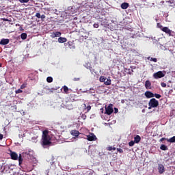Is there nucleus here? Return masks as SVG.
<instances>
[{"label": "nucleus", "instance_id": "nucleus-9", "mask_svg": "<svg viewBox=\"0 0 175 175\" xmlns=\"http://www.w3.org/2000/svg\"><path fill=\"white\" fill-rule=\"evenodd\" d=\"M157 169L159 174H163L165 173V166L163 164H158Z\"/></svg>", "mask_w": 175, "mask_h": 175}, {"label": "nucleus", "instance_id": "nucleus-51", "mask_svg": "<svg viewBox=\"0 0 175 175\" xmlns=\"http://www.w3.org/2000/svg\"><path fill=\"white\" fill-rule=\"evenodd\" d=\"M129 75H131V72H129Z\"/></svg>", "mask_w": 175, "mask_h": 175}, {"label": "nucleus", "instance_id": "nucleus-50", "mask_svg": "<svg viewBox=\"0 0 175 175\" xmlns=\"http://www.w3.org/2000/svg\"><path fill=\"white\" fill-rule=\"evenodd\" d=\"M2 66V64L0 63V68Z\"/></svg>", "mask_w": 175, "mask_h": 175}, {"label": "nucleus", "instance_id": "nucleus-52", "mask_svg": "<svg viewBox=\"0 0 175 175\" xmlns=\"http://www.w3.org/2000/svg\"><path fill=\"white\" fill-rule=\"evenodd\" d=\"M5 21H8V19H5Z\"/></svg>", "mask_w": 175, "mask_h": 175}, {"label": "nucleus", "instance_id": "nucleus-23", "mask_svg": "<svg viewBox=\"0 0 175 175\" xmlns=\"http://www.w3.org/2000/svg\"><path fill=\"white\" fill-rule=\"evenodd\" d=\"M21 38L23 40H25V39H27V33H21Z\"/></svg>", "mask_w": 175, "mask_h": 175}, {"label": "nucleus", "instance_id": "nucleus-25", "mask_svg": "<svg viewBox=\"0 0 175 175\" xmlns=\"http://www.w3.org/2000/svg\"><path fill=\"white\" fill-rule=\"evenodd\" d=\"M148 59L149 61H152L153 62H157L158 61V59L157 58H154V57H148Z\"/></svg>", "mask_w": 175, "mask_h": 175}, {"label": "nucleus", "instance_id": "nucleus-16", "mask_svg": "<svg viewBox=\"0 0 175 175\" xmlns=\"http://www.w3.org/2000/svg\"><path fill=\"white\" fill-rule=\"evenodd\" d=\"M129 8V3H123L121 4V8L125 10L126 9H128Z\"/></svg>", "mask_w": 175, "mask_h": 175}, {"label": "nucleus", "instance_id": "nucleus-21", "mask_svg": "<svg viewBox=\"0 0 175 175\" xmlns=\"http://www.w3.org/2000/svg\"><path fill=\"white\" fill-rule=\"evenodd\" d=\"M167 142L169 143H175V136H173L172 137L167 139Z\"/></svg>", "mask_w": 175, "mask_h": 175}, {"label": "nucleus", "instance_id": "nucleus-12", "mask_svg": "<svg viewBox=\"0 0 175 175\" xmlns=\"http://www.w3.org/2000/svg\"><path fill=\"white\" fill-rule=\"evenodd\" d=\"M9 42H10V40L9 39L3 38L0 41V44H2L3 46H5V44H9Z\"/></svg>", "mask_w": 175, "mask_h": 175}, {"label": "nucleus", "instance_id": "nucleus-37", "mask_svg": "<svg viewBox=\"0 0 175 175\" xmlns=\"http://www.w3.org/2000/svg\"><path fill=\"white\" fill-rule=\"evenodd\" d=\"M117 151L120 154H122V152H124V150L121 148H117Z\"/></svg>", "mask_w": 175, "mask_h": 175}, {"label": "nucleus", "instance_id": "nucleus-14", "mask_svg": "<svg viewBox=\"0 0 175 175\" xmlns=\"http://www.w3.org/2000/svg\"><path fill=\"white\" fill-rule=\"evenodd\" d=\"M145 88L146 90H151V82L149 80L145 82Z\"/></svg>", "mask_w": 175, "mask_h": 175}, {"label": "nucleus", "instance_id": "nucleus-24", "mask_svg": "<svg viewBox=\"0 0 175 175\" xmlns=\"http://www.w3.org/2000/svg\"><path fill=\"white\" fill-rule=\"evenodd\" d=\"M160 148L163 150V151H166V150H167V147L166 146V145L165 144H162L160 146Z\"/></svg>", "mask_w": 175, "mask_h": 175}, {"label": "nucleus", "instance_id": "nucleus-31", "mask_svg": "<svg viewBox=\"0 0 175 175\" xmlns=\"http://www.w3.org/2000/svg\"><path fill=\"white\" fill-rule=\"evenodd\" d=\"M22 92H23V90H21V89H18L15 91V94H22Z\"/></svg>", "mask_w": 175, "mask_h": 175}, {"label": "nucleus", "instance_id": "nucleus-30", "mask_svg": "<svg viewBox=\"0 0 175 175\" xmlns=\"http://www.w3.org/2000/svg\"><path fill=\"white\" fill-rule=\"evenodd\" d=\"M68 47H69L70 49H72V46L73 45V42L69 41V42H68Z\"/></svg>", "mask_w": 175, "mask_h": 175}, {"label": "nucleus", "instance_id": "nucleus-36", "mask_svg": "<svg viewBox=\"0 0 175 175\" xmlns=\"http://www.w3.org/2000/svg\"><path fill=\"white\" fill-rule=\"evenodd\" d=\"M36 17H37V18H40V17H41L40 13L37 12V13L36 14Z\"/></svg>", "mask_w": 175, "mask_h": 175}, {"label": "nucleus", "instance_id": "nucleus-26", "mask_svg": "<svg viewBox=\"0 0 175 175\" xmlns=\"http://www.w3.org/2000/svg\"><path fill=\"white\" fill-rule=\"evenodd\" d=\"M47 83H53V78L51 77H48L46 78Z\"/></svg>", "mask_w": 175, "mask_h": 175}, {"label": "nucleus", "instance_id": "nucleus-46", "mask_svg": "<svg viewBox=\"0 0 175 175\" xmlns=\"http://www.w3.org/2000/svg\"><path fill=\"white\" fill-rule=\"evenodd\" d=\"M3 139V135L0 134V140H2Z\"/></svg>", "mask_w": 175, "mask_h": 175}, {"label": "nucleus", "instance_id": "nucleus-8", "mask_svg": "<svg viewBox=\"0 0 175 175\" xmlns=\"http://www.w3.org/2000/svg\"><path fill=\"white\" fill-rule=\"evenodd\" d=\"M62 35V33H61L60 31H55V32L51 33L50 37L52 38H59V36H61Z\"/></svg>", "mask_w": 175, "mask_h": 175}, {"label": "nucleus", "instance_id": "nucleus-39", "mask_svg": "<svg viewBox=\"0 0 175 175\" xmlns=\"http://www.w3.org/2000/svg\"><path fill=\"white\" fill-rule=\"evenodd\" d=\"M161 87H163V88H166V83H164V82H162V83H161Z\"/></svg>", "mask_w": 175, "mask_h": 175}, {"label": "nucleus", "instance_id": "nucleus-19", "mask_svg": "<svg viewBox=\"0 0 175 175\" xmlns=\"http://www.w3.org/2000/svg\"><path fill=\"white\" fill-rule=\"evenodd\" d=\"M62 90H64V94H69V88H68V86H63Z\"/></svg>", "mask_w": 175, "mask_h": 175}, {"label": "nucleus", "instance_id": "nucleus-3", "mask_svg": "<svg viewBox=\"0 0 175 175\" xmlns=\"http://www.w3.org/2000/svg\"><path fill=\"white\" fill-rule=\"evenodd\" d=\"M161 31H163V32H165V33L168 35V36H175V32L170 30V29H169V27H164L163 28H162Z\"/></svg>", "mask_w": 175, "mask_h": 175}, {"label": "nucleus", "instance_id": "nucleus-34", "mask_svg": "<svg viewBox=\"0 0 175 175\" xmlns=\"http://www.w3.org/2000/svg\"><path fill=\"white\" fill-rule=\"evenodd\" d=\"M25 87H27V84L23 83L21 85V90H24V88H25Z\"/></svg>", "mask_w": 175, "mask_h": 175}, {"label": "nucleus", "instance_id": "nucleus-18", "mask_svg": "<svg viewBox=\"0 0 175 175\" xmlns=\"http://www.w3.org/2000/svg\"><path fill=\"white\" fill-rule=\"evenodd\" d=\"M66 107L68 110H72V109H73V105H72V103L70 102H69L68 104L66 105Z\"/></svg>", "mask_w": 175, "mask_h": 175}, {"label": "nucleus", "instance_id": "nucleus-22", "mask_svg": "<svg viewBox=\"0 0 175 175\" xmlns=\"http://www.w3.org/2000/svg\"><path fill=\"white\" fill-rule=\"evenodd\" d=\"M99 80H100V83H105V81L107 80V78L105 76H101V77H100Z\"/></svg>", "mask_w": 175, "mask_h": 175}, {"label": "nucleus", "instance_id": "nucleus-28", "mask_svg": "<svg viewBox=\"0 0 175 175\" xmlns=\"http://www.w3.org/2000/svg\"><path fill=\"white\" fill-rule=\"evenodd\" d=\"M21 3H27V2H29V0H18Z\"/></svg>", "mask_w": 175, "mask_h": 175}, {"label": "nucleus", "instance_id": "nucleus-20", "mask_svg": "<svg viewBox=\"0 0 175 175\" xmlns=\"http://www.w3.org/2000/svg\"><path fill=\"white\" fill-rule=\"evenodd\" d=\"M104 84L105 85H110L111 84V80L110 79H107L105 82Z\"/></svg>", "mask_w": 175, "mask_h": 175}, {"label": "nucleus", "instance_id": "nucleus-49", "mask_svg": "<svg viewBox=\"0 0 175 175\" xmlns=\"http://www.w3.org/2000/svg\"><path fill=\"white\" fill-rule=\"evenodd\" d=\"M112 150H113V151H116V147L112 148Z\"/></svg>", "mask_w": 175, "mask_h": 175}, {"label": "nucleus", "instance_id": "nucleus-32", "mask_svg": "<svg viewBox=\"0 0 175 175\" xmlns=\"http://www.w3.org/2000/svg\"><path fill=\"white\" fill-rule=\"evenodd\" d=\"M44 90H46V91H48V94H53V90L51 89L44 88Z\"/></svg>", "mask_w": 175, "mask_h": 175}, {"label": "nucleus", "instance_id": "nucleus-11", "mask_svg": "<svg viewBox=\"0 0 175 175\" xmlns=\"http://www.w3.org/2000/svg\"><path fill=\"white\" fill-rule=\"evenodd\" d=\"M70 134L72 135V136H75V137H79L80 135V132H79V131L77 130H72L70 131Z\"/></svg>", "mask_w": 175, "mask_h": 175}, {"label": "nucleus", "instance_id": "nucleus-2", "mask_svg": "<svg viewBox=\"0 0 175 175\" xmlns=\"http://www.w3.org/2000/svg\"><path fill=\"white\" fill-rule=\"evenodd\" d=\"M148 106V110H151V109H154L159 106V102L155 98H152L149 100Z\"/></svg>", "mask_w": 175, "mask_h": 175}, {"label": "nucleus", "instance_id": "nucleus-45", "mask_svg": "<svg viewBox=\"0 0 175 175\" xmlns=\"http://www.w3.org/2000/svg\"><path fill=\"white\" fill-rule=\"evenodd\" d=\"M66 14H69L70 16V14H73V13L69 12V10H66Z\"/></svg>", "mask_w": 175, "mask_h": 175}, {"label": "nucleus", "instance_id": "nucleus-35", "mask_svg": "<svg viewBox=\"0 0 175 175\" xmlns=\"http://www.w3.org/2000/svg\"><path fill=\"white\" fill-rule=\"evenodd\" d=\"M89 94H95V90H94V88H90V91H89Z\"/></svg>", "mask_w": 175, "mask_h": 175}, {"label": "nucleus", "instance_id": "nucleus-27", "mask_svg": "<svg viewBox=\"0 0 175 175\" xmlns=\"http://www.w3.org/2000/svg\"><path fill=\"white\" fill-rule=\"evenodd\" d=\"M135 143H136V142H135V141H131V142L129 143V146L130 147H133V146H135Z\"/></svg>", "mask_w": 175, "mask_h": 175}, {"label": "nucleus", "instance_id": "nucleus-15", "mask_svg": "<svg viewBox=\"0 0 175 175\" xmlns=\"http://www.w3.org/2000/svg\"><path fill=\"white\" fill-rule=\"evenodd\" d=\"M68 41V40L66 39V38H64V37H59L58 39H57V42L59 43H65Z\"/></svg>", "mask_w": 175, "mask_h": 175}, {"label": "nucleus", "instance_id": "nucleus-13", "mask_svg": "<svg viewBox=\"0 0 175 175\" xmlns=\"http://www.w3.org/2000/svg\"><path fill=\"white\" fill-rule=\"evenodd\" d=\"M140 140H142V137H140V135H137L135 136L134 137V142L137 144H139V143H140Z\"/></svg>", "mask_w": 175, "mask_h": 175}, {"label": "nucleus", "instance_id": "nucleus-29", "mask_svg": "<svg viewBox=\"0 0 175 175\" xmlns=\"http://www.w3.org/2000/svg\"><path fill=\"white\" fill-rule=\"evenodd\" d=\"M154 96H155V98H157V99H159L160 98H161L162 96H161V94H154Z\"/></svg>", "mask_w": 175, "mask_h": 175}, {"label": "nucleus", "instance_id": "nucleus-7", "mask_svg": "<svg viewBox=\"0 0 175 175\" xmlns=\"http://www.w3.org/2000/svg\"><path fill=\"white\" fill-rule=\"evenodd\" d=\"M10 155L11 159H12L13 161H17V159H18V154H17L16 152H13L10 150Z\"/></svg>", "mask_w": 175, "mask_h": 175}, {"label": "nucleus", "instance_id": "nucleus-33", "mask_svg": "<svg viewBox=\"0 0 175 175\" xmlns=\"http://www.w3.org/2000/svg\"><path fill=\"white\" fill-rule=\"evenodd\" d=\"M164 27L162 26V25H161V23H157V28H160L161 30L162 31V28H163Z\"/></svg>", "mask_w": 175, "mask_h": 175}, {"label": "nucleus", "instance_id": "nucleus-43", "mask_svg": "<svg viewBox=\"0 0 175 175\" xmlns=\"http://www.w3.org/2000/svg\"><path fill=\"white\" fill-rule=\"evenodd\" d=\"M40 18L42 20H44V18H46V16L45 15H41Z\"/></svg>", "mask_w": 175, "mask_h": 175}, {"label": "nucleus", "instance_id": "nucleus-6", "mask_svg": "<svg viewBox=\"0 0 175 175\" xmlns=\"http://www.w3.org/2000/svg\"><path fill=\"white\" fill-rule=\"evenodd\" d=\"M96 139V135L92 133H90V135H87V140H88V142H95Z\"/></svg>", "mask_w": 175, "mask_h": 175}, {"label": "nucleus", "instance_id": "nucleus-5", "mask_svg": "<svg viewBox=\"0 0 175 175\" xmlns=\"http://www.w3.org/2000/svg\"><path fill=\"white\" fill-rule=\"evenodd\" d=\"M113 111V104H109L107 107H105V114L107 116H110Z\"/></svg>", "mask_w": 175, "mask_h": 175}, {"label": "nucleus", "instance_id": "nucleus-38", "mask_svg": "<svg viewBox=\"0 0 175 175\" xmlns=\"http://www.w3.org/2000/svg\"><path fill=\"white\" fill-rule=\"evenodd\" d=\"M93 27H94V28H99V24H98V23H94V24L93 25Z\"/></svg>", "mask_w": 175, "mask_h": 175}, {"label": "nucleus", "instance_id": "nucleus-47", "mask_svg": "<svg viewBox=\"0 0 175 175\" xmlns=\"http://www.w3.org/2000/svg\"><path fill=\"white\" fill-rule=\"evenodd\" d=\"M114 110H115V113H118V109L115 108Z\"/></svg>", "mask_w": 175, "mask_h": 175}, {"label": "nucleus", "instance_id": "nucleus-42", "mask_svg": "<svg viewBox=\"0 0 175 175\" xmlns=\"http://www.w3.org/2000/svg\"><path fill=\"white\" fill-rule=\"evenodd\" d=\"M73 81H80V78H74Z\"/></svg>", "mask_w": 175, "mask_h": 175}, {"label": "nucleus", "instance_id": "nucleus-53", "mask_svg": "<svg viewBox=\"0 0 175 175\" xmlns=\"http://www.w3.org/2000/svg\"><path fill=\"white\" fill-rule=\"evenodd\" d=\"M93 96H95V94H93Z\"/></svg>", "mask_w": 175, "mask_h": 175}, {"label": "nucleus", "instance_id": "nucleus-41", "mask_svg": "<svg viewBox=\"0 0 175 175\" xmlns=\"http://www.w3.org/2000/svg\"><path fill=\"white\" fill-rule=\"evenodd\" d=\"M86 109H87L88 111H90V110H91V105H88L86 107Z\"/></svg>", "mask_w": 175, "mask_h": 175}, {"label": "nucleus", "instance_id": "nucleus-17", "mask_svg": "<svg viewBox=\"0 0 175 175\" xmlns=\"http://www.w3.org/2000/svg\"><path fill=\"white\" fill-rule=\"evenodd\" d=\"M18 162H19V166H21V165L23 164V156H21V154H19V156L18 157Z\"/></svg>", "mask_w": 175, "mask_h": 175}, {"label": "nucleus", "instance_id": "nucleus-48", "mask_svg": "<svg viewBox=\"0 0 175 175\" xmlns=\"http://www.w3.org/2000/svg\"><path fill=\"white\" fill-rule=\"evenodd\" d=\"M82 118H83V120H85V118H87V116H86L83 115V116H82Z\"/></svg>", "mask_w": 175, "mask_h": 175}, {"label": "nucleus", "instance_id": "nucleus-44", "mask_svg": "<svg viewBox=\"0 0 175 175\" xmlns=\"http://www.w3.org/2000/svg\"><path fill=\"white\" fill-rule=\"evenodd\" d=\"M164 140H167V138L163 137L160 139V142H164Z\"/></svg>", "mask_w": 175, "mask_h": 175}, {"label": "nucleus", "instance_id": "nucleus-1", "mask_svg": "<svg viewBox=\"0 0 175 175\" xmlns=\"http://www.w3.org/2000/svg\"><path fill=\"white\" fill-rule=\"evenodd\" d=\"M41 145L42 147H44V148H47V147L53 146V142H51V137L49 135L48 130H44L42 131Z\"/></svg>", "mask_w": 175, "mask_h": 175}, {"label": "nucleus", "instance_id": "nucleus-4", "mask_svg": "<svg viewBox=\"0 0 175 175\" xmlns=\"http://www.w3.org/2000/svg\"><path fill=\"white\" fill-rule=\"evenodd\" d=\"M153 77L156 79H162V77H165V74H163V72L162 71H159L153 74Z\"/></svg>", "mask_w": 175, "mask_h": 175}, {"label": "nucleus", "instance_id": "nucleus-10", "mask_svg": "<svg viewBox=\"0 0 175 175\" xmlns=\"http://www.w3.org/2000/svg\"><path fill=\"white\" fill-rule=\"evenodd\" d=\"M144 95L148 99H150V98H154V93L150 91H146Z\"/></svg>", "mask_w": 175, "mask_h": 175}, {"label": "nucleus", "instance_id": "nucleus-54", "mask_svg": "<svg viewBox=\"0 0 175 175\" xmlns=\"http://www.w3.org/2000/svg\"><path fill=\"white\" fill-rule=\"evenodd\" d=\"M101 110H103V108H102Z\"/></svg>", "mask_w": 175, "mask_h": 175}, {"label": "nucleus", "instance_id": "nucleus-40", "mask_svg": "<svg viewBox=\"0 0 175 175\" xmlns=\"http://www.w3.org/2000/svg\"><path fill=\"white\" fill-rule=\"evenodd\" d=\"M107 151H111L113 150V148L111 146H108L107 148Z\"/></svg>", "mask_w": 175, "mask_h": 175}]
</instances>
